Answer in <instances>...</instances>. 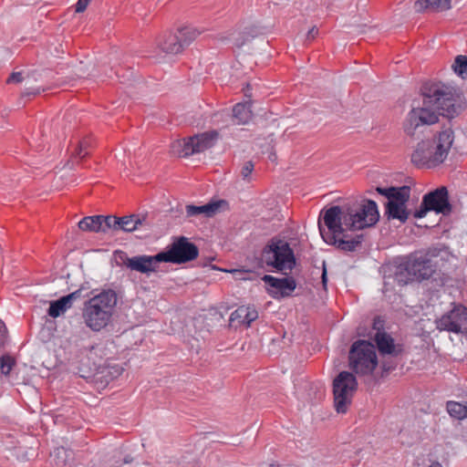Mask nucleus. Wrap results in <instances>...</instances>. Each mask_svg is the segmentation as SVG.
<instances>
[{"label":"nucleus","instance_id":"nucleus-1","mask_svg":"<svg viewBox=\"0 0 467 467\" xmlns=\"http://www.w3.org/2000/svg\"><path fill=\"white\" fill-rule=\"evenodd\" d=\"M321 214L327 227L323 228L320 222L318 223L324 242L343 252L356 251L363 240V234L351 235L348 231L372 227L379 219L378 205L372 200H364L353 205L331 206Z\"/></svg>","mask_w":467,"mask_h":467},{"label":"nucleus","instance_id":"nucleus-2","mask_svg":"<svg viewBox=\"0 0 467 467\" xmlns=\"http://www.w3.org/2000/svg\"><path fill=\"white\" fill-rule=\"evenodd\" d=\"M422 101H413L412 108L404 122V132L414 137L417 130L439 120V116L448 119L459 113V92L455 87L442 82H426L420 88Z\"/></svg>","mask_w":467,"mask_h":467},{"label":"nucleus","instance_id":"nucleus-3","mask_svg":"<svg viewBox=\"0 0 467 467\" xmlns=\"http://www.w3.org/2000/svg\"><path fill=\"white\" fill-rule=\"evenodd\" d=\"M453 140L454 132L447 128L439 132L437 139L418 142L410 155L411 163L420 169L438 167L447 159Z\"/></svg>","mask_w":467,"mask_h":467},{"label":"nucleus","instance_id":"nucleus-4","mask_svg":"<svg viewBox=\"0 0 467 467\" xmlns=\"http://www.w3.org/2000/svg\"><path fill=\"white\" fill-rule=\"evenodd\" d=\"M118 302L115 290L108 288L93 296L84 303L82 317L86 326L99 332L110 322Z\"/></svg>","mask_w":467,"mask_h":467},{"label":"nucleus","instance_id":"nucleus-5","mask_svg":"<svg viewBox=\"0 0 467 467\" xmlns=\"http://www.w3.org/2000/svg\"><path fill=\"white\" fill-rule=\"evenodd\" d=\"M436 254L431 252H416L407 256L395 270V280L400 285L430 279L436 272L437 264L433 262Z\"/></svg>","mask_w":467,"mask_h":467},{"label":"nucleus","instance_id":"nucleus-6","mask_svg":"<svg viewBox=\"0 0 467 467\" xmlns=\"http://www.w3.org/2000/svg\"><path fill=\"white\" fill-rule=\"evenodd\" d=\"M259 260L262 265L278 272L292 270V248L288 242L272 237L263 248Z\"/></svg>","mask_w":467,"mask_h":467},{"label":"nucleus","instance_id":"nucleus-7","mask_svg":"<svg viewBox=\"0 0 467 467\" xmlns=\"http://www.w3.org/2000/svg\"><path fill=\"white\" fill-rule=\"evenodd\" d=\"M349 367L358 376L372 374L378 366L375 346L367 340H357L349 350Z\"/></svg>","mask_w":467,"mask_h":467},{"label":"nucleus","instance_id":"nucleus-8","mask_svg":"<svg viewBox=\"0 0 467 467\" xmlns=\"http://www.w3.org/2000/svg\"><path fill=\"white\" fill-rule=\"evenodd\" d=\"M200 35V32L192 26H183L176 32H165L157 39L158 47L166 54H179Z\"/></svg>","mask_w":467,"mask_h":467},{"label":"nucleus","instance_id":"nucleus-9","mask_svg":"<svg viewBox=\"0 0 467 467\" xmlns=\"http://www.w3.org/2000/svg\"><path fill=\"white\" fill-rule=\"evenodd\" d=\"M357 387L356 377L348 371L340 372L334 379V403L335 409L338 413H345L348 410Z\"/></svg>","mask_w":467,"mask_h":467},{"label":"nucleus","instance_id":"nucleus-10","mask_svg":"<svg viewBox=\"0 0 467 467\" xmlns=\"http://www.w3.org/2000/svg\"><path fill=\"white\" fill-rule=\"evenodd\" d=\"M451 210L452 207L449 202L448 190L446 187L441 186L423 196L420 208L414 212L413 216L415 218H423L430 211L446 215Z\"/></svg>","mask_w":467,"mask_h":467},{"label":"nucleus","instance_id":"nucleus-11","mask_svg":"<svg viewBox=\"0 0 467 467\" xmlns=\"http://www.w3.org/2000/svg\"><path fill=\"white\" fill-rule=\"evenodd\" d=\"M436 327L439 330L467 334V308L455 306L436 321Z\"/></svg>","mask_w":467,"mask_h":467},{"label":"nucleus","instance_id":"nucleus-12","mask_svg":"<svg viewBox=\"0 0 467 467\" xmlns=\"http://www.w3.org/2000/svg\"><path fill=\"white\" fill-rule=\"evenodd\" d=\"M219 138L217 130H213L202 133L195 134L183 140L182 155L189 157L196 153L203 152L213 148Z\"/></svg>","mask_w":467,"mask_h":467},{"label":"nucleus","instance_id":"nucleus-13","mask_svg":"<svg viewBox=\"0 0 467 467\" xmlns=\"http://www.w3.org/2000/svg\"><path fill=\"white\" fill-rule=\"evenodd\" d=\"M173 264L182 265L195 260L199 255L197 245L189 241L185 236L176 238L171 244Z\"/></svg>","mask_w":467,"mask_h":467},{"label":"nucleus","instance_id":"nucleus-14","mask_svg":"<svg viewBox=\"0 0 467 467\" xmlns=\"http://www.w3.org/2000/svg\"><path fill=\"white\" fill-rule=\"evenodd\" d=\"M146 222V217L140 214H130L122 217L107 215L106 227L109 230L123 231L127 233L139 229Z\"/></svg>","mask_w":467,"mask_h":467},{"label":"nucleus","instance_id":"nucleus-15","mask_svg":"<svg viewBox=\"0 0 467 467\" xmlns=\"http://www.w3.org/2000/svg\"><path fill=\"white\" fill-rule=\"evenodd\" d=\"M374 340L381 355L398 357L404 352L403 345L396 344L394 338L385 331L379 330Z\"/></svg>","mask_w":467,"mask_h":467},{"label":"nucleus","instance_id":"nucleus-16","mask_svg":"<svg viewBox=\"0 0 467 467\" xmlns=\"http://www.w3.org/2000/svg\"><path fill=\"white\" fill-rule=\"evenodd\" d=\"M223 206L228 207V202L223 199L215 201L212 200L203 205L188 204L185 207L186 216L194 217L203 214L204 217L210 218L215 215L217 212Z\"/></svg>","mask_w":467,"mask_h":467},{"label":"nucleus","instance_id":"nucleus-17","mask_svg":"<svg viewBox=\"0 0 467 467\" xmlns=\"http://www.w3.org/2000/svg\"><path fill=\"white\" fill-rule=\"evenodd\" d=\"M119 258L122 260V263L130 270L137 271L141 274H149L150 272H154V268L152 267L150 255H136L132 257H129L125 252H119Z\"/></svg>","mask_w":467,"mask_h":467},{"label":"nucleus","instance_id":"nucleus-18","mask_svg":"<svg viewBox=\"0 0 467 467\" xmlns=\"http://www.w3.org/2000/svg\"><path fill=\"white\" fill-rule=\"evenodd\" d=\"M376 192L388 198V202H393L398 204H407L410 197V187L406 185L388 188L377 187Z\"/></svg>","mask_w":467,"mask_h":467},{"label":"nucleus","instance_id":"nucleus-19","mask_svg":"<svg viewBox=\"0 0 467 467\" xmlns=\"http://www.w3.org/2000/svg\"><path fill=\"white\" fill-rule=\"evenodd\" d=\"M258 317V313L252 306H241L237 307L230 316V323L233 326H246Z\"/></svg>","mask_w":467,"mask_h":467},{"label":"nucleus","instance_id":"nucleus-20","mask_svg":"<svg viewBox=\"0 0 467 467\" xmlns=\"http://www.w3.org/2000/svg\"><path fill=\"white\" fill-rule=\"evenodd\" d=\"M106 218L107 215L86 216L78 222V228L84 232L106 234L108 233Z\"/></svg>","mask_w":467,"mask_h":467},{"label":"nucleus","instance_id":"nucleus-21","mask_svg":"<svg viewBox=\"0 0 467 467\" xmlns=\"http://www.w3.org/2000/svg\"><path fill=\"white\" fill-rule=\"evenodd\" d=\"M265 285L275 289L276 294L282 296H289L292 291V277L277 278L270 275H265L262 278Z\"/></svg>","mask_w":467,"mask_h":467},{"label":"nucleus","instance_id":"nucleus-22","mask_svg":"<svg viewBox=\"0 0 467 467\" xmlns=\"http://www.w3.org/2000/svg\"><path fill=\"white\" fill-rule=\"evenodd\" d=\"M414 8L417 12L427 9L441 12L451 8V0H418L414 4Z\"/></svg>","mask_w":467,"mask_h":467},{"label":"nucleus","instance_id":"nucleus-23","mask_svg":"<svg viewBox=\"0 0 467 467\" xmlns=\"http://www.w3.org/2000/svg\"><path fill=\"white\" fill-rule=\"evenodd\" d=\"M230 118L233 125H244L252 119V111L245 104L237 103L234 106Z\"/></svg>","mask_w":467,"mask_h":467},{"label":"nucleus","instance_id":"nucleus-24","mask_svg":"<svg viewBox=\"0 0 467 467\" xmlns=\"http://www.w3.org/2000/svg\"><path fill=\"white\" fill-rule=\"evenodd\" d=\"M386 215L388 219H397L404 223L409 218L410 212L406 204H398L393 202H387L386 203Z\"/></svg>","mask_w":467,"mask_h":467},{"label":"nucleus","instance_id":"nucleus-25","mask_svg":"<svg viewBox=\"0 0 467 467\" xmlns=\"http://www.w3.org/2000/svg\"><path fill=\"white\" fill-rule=\"evenodd\" d=\"M71 306L69 305V297L61 296L57 300H53L49 304L47 315L53 318H57L63 315Z\"/></svg>","mask_w":467,"mask_h":467},{"label":"nucleus","instance_id":"nucleus-26","mask_svg":"<svg viewBox=\"0 0 467 467\" xmlns=\"http://www.w3.org/2000/svg\"><path fill=\"white\" fill-rule=\"evenodd\" d=\"M265 28L260 26L253 25L244 28L242 32V40L236 43L237 47L244 46L247 41L254 39L261 35H264Z\"/></svg>","mask_w":467,"mask_h":467},{"label":"nucleus","instance_id":"nucleus-27","mask_svg":"<svg viewBox=\"0 0 467 467\" xmlns=\"http://www.w3.org/2000/svg\"><path fill=\"white\" fill-rule=\"evenodd\" d=\"M446 408L449 414L455 419L462 420L467 417V405L465 404L449 401Z\"/></svg>","mask_w":467,"mask_h":467},{"label":"nucleus","instance_id":"nucleus-28","mask_svg":"<svg viewBox=\"0 0 467 467\" xmlns=\"http://www.w3.org/2000/svg\"><path fill=\"white\" fill-rule=\"evenodd\" d=\"M150 261L154 271L156 270V266L160 263H171L173 264L171 249L169 245L166 250L161 251L154 255H150Z\"/></svg>","mask_w":467,"mask_h":467},{"label":"nucleus","instance_id":"nucleus-29","mask_svg":"<svg viewBox=\"0 0 467 467\" xmlns=\"http://www.w3.org/2000/svg\"><path fill=\"white\" fill-rule=\"evenodd\" d=\"M123 371L124 368L121 365L107 360L106 366L103 368L101 373L107 372V375L109 377V379H114L119 377Z\"/></svg>","mask_w":467,"mask_h":467},{"label":"nucleus","instance_id":"nucleus-30","mask_svg":"<svg viewBox=\"0 0 467 467\" xmlns=\"http://www.w3.org/2000/svg\"><path fill=\"white\" fill-rule=\"evenodd\" d=\"M16 361L14 357L5 354L0 358V369L5 376H8L16 366Z\"/></svg>","mask_w":467,"mask_h":467},{"label":"nucleus","instance_id":"nucleus-31","mask_svg":"<svg viewBox=\"0 0 467 467\" xmlns=\"http://www.w3.org/2000/svg\"><path fill=\"white\" fill-rule=\"evenodd\" d=\"M452 67L453 70L463 78L464 75H467V57L462 55L457 56Z\"/></svg>","mask_w":467,"mask_h":467},{"label":"nucleus","instance_id":"nucleus-32","mask_svg":"<svg viewBox=\"0 0 467 467\" xmlns=\"http://www.w3.org/2000/svg\"><path fill=\"white\" fill-rule=\"evenodd\" d=\"M89 147L90 142L88 139L81 140L74 151V156L80 160L84 159L89 154Z\"/></svg>","mask_w":467,"mask_h":467},{"label":"nucleus","instance_id":"nucleus-33","mask_svg":"<svg viewBox=\"0 0 467 467\" xmlns=\"http://www.w3.org/2000/svg\"><path fill=\"white\" fill-rule=\"evenodd\" d=\"M304 296L310 299L312 297V289L309 286H304L299 282L294 279V296Z\"/></svg>","mask_w":467,"mask_h":467},{"label":"nucleus","instance_id":"nucleus-34","mask_svg":"<svg viewBox=\"0 0 467 467\" xmlns=\"http://www.w3.org/2000/svg\"><path fill=\"white\" fill-rule=\"evenodd\" d=\"M254 168V162L252 161H247L244 163L241 169V175L244 180H248L249 176L253 172Z\"/></svg>","mask_w":467,"mask_h":467},{"label":"nucleus","instance_id":"nucleus-35","mask_svg":"<svg viewBox=\"0 0 467 467\" xmlns=\"http://www.w3.org/2000/svg\"><path fill=\"white\" fill-rule=\"evenodd\" d=\"M24 80L22 72H12L6 79L7 84H19Z\"/></svg>","mask_w":467,"mask_h":467},{"label":"nucleus","instance_id":"nucleus-36","mask_svg":"<svg viewBox=\"0 0 467 467\" xmlns=\"http://www.w3.org/2000/svg\"><path fill=\"white\" fill-rule=\"evenodd\" d=\"M84 289V286L81 285L80 288H78V290L67 295V296H64L65 297L68 298L69 297V305L72 306L73 305V302L75 300H77L78 298H80L82 296L81 293H82V290Z\"/></svg>","mask_w":467,"mask_h":467},{"label":"nucleus","instance_id":"nucleus-37","mask_svg":"<svg viewBox=\"0 0 467 467\" xmlns=\"http://www.w3.org/2000/svg\"><path fill=\"white\" fill-rule=\"evenodd\" d=\"M43 89L40 88H26L25 91L22 93L23 97H36L41 93Z\"/></svg>","mask_w":467,"mask_h":467},{"label":"nucleus","instance_id":"nucleus-38","mask_svg":"<svg viewBox=\"0 0 467 467\" xmlns=\"http://www.w3.org/2000/svg\"><path fill=\"white\" fill-rule=\"evenodd\" d=\"M90 0H78L76 4L75 11L77 13H82L86 10L87 6L88 5Z\"/></svg>","mask_w":467,"mask_h":467},{"label":"nucleus","instance_id":"nucleus-39","mask_svg":"<svg viewBox=\"0 0 467 467\" xmlns=\"http://www.w3.org/2000/svg\"><path fill=\"white\" fill-rule=\"evenodd\" d=\"M318 34V29L316 26H312L308 29L306 34V41L313 40Z\"/></svg>","mask_w":467,"mask_h":467},{"label":"nucleus","instance_id":"nucleus-40","mask_svg":"<svg viewBox=\"0 0 467 467\" xmlns=\"http://www.w3.org/2000/svg\"><path fill=\"white\" fill-rule=\"evenodd\" d=\"M322 267H323L322 276H321V278H322V285H323L324 288H326L327 287V268H326L325 261L323 262Z\"/></svg>","mask_w":467,"mask_h":467},{"label":"nucleus","instance_id":"nucleus-41","mask_svg":"<svg viewBox=\"0 0 467 467\" xmlns=\"http://www.w3.org/2000/svg\"><path fill=\"white\" fill-rule=\"evenodd\" d=\"M429 467H442V466L439 462H434Z\"/></svg>","mask_w":467,"mask_h":467},{"label":"nucleus","instance_id":"nucleus-42","mask_svg":"<svg viewBox=\"0 0 467 467\" xmlns=\"http://www.w3.org/2000/svg\"><path fill=\"white\" fill-rule=\"evenodd\" d=\"M131 460H132V459H131L130 456H127V457H125V458H124V462H125V463H129V462H131Z\"/></svg>","mask_w":467,"mask_h":467},{"label":"nucleus","instance_id":"nucleus-43","mask_svg":"<svg viewBox=\"0 0 467 467\" xmlns=\"http://www.w3.org/2000/svg\"><path fill=\"white\" fill-rule=\"evenodd\" d=\"M269 467H279V465H278V464H275V463H271V464L269 465Z\"/></svg>","mask_w":467,"mask_h":467},{"label":"nucleus","instance_id":"nucleus-44","mask_svg":"<svg viewBox=\"0 0 467 467\" xmlns=\"http://www.w3.org/2000/svg\"><path fill=\"white\" fill-rule=\"evenodd\" d=\"M61 450L63 451L64 449H63V448H61V449L57 448L56 451H57V453H59V451H60Z\"/></svg>","mask_w":467,"mask_h":467},{"label":"nucleus","instance_id":"nucleus-45","mask_svg":"<svg viewBox=\"0 0 467 467\" xmlns=\"http://www.w3.org/2000/svg\"><path fill=\"white\" fill-rule=\"evenodd\" d=\"M293 264H294V268H295V267H296V258H295V257H294Z\"/></svg>","mask_w":467,"mask_h":467}]
</instances>
